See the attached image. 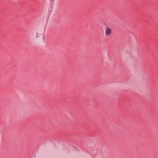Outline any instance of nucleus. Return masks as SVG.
Wrapping results in <instances>:
<instances>
[{
	"mask_svg": "<svg viewBox=\"0 0 158 158\" xmlns=\"http://www.w3.org/2000/svg\"><path fill=\"white\" fill-rule=\"evenodd\" d=\"M99 22L101 24L103 25L105 23L104 20L101 19L99 20Z\"/></svg>",
	"mask_w": 158,
	"mask_h": 158,
	"instance_id": "f257e3e1",
	"label": "nucleus"
},
{
	"mask_svg": "<svg viewBox=\"0 0 158 158\" xmlns=\"http://www.w3.org/2000/svg\"><path fill=\"white\" fill-rule=\"evenodd\" d=\"M103 25L104 26L106 30H111L110 27H108L106 23H105Z\"/></svg>",
	"mask_w": 158,
	"mask_h": 158,
	"instance_id": "f03ea898",
	"label": "nucleus"
},
{
	"mask_svg": "<svg viewBox=\"0 0 158 158\" xmlns=\"http://www.w3.org/2000/svg\"><path fill=\"white\" fill-rule=\"evenodd\" d=\"M111 30H106V34L107 35H108L111 33Z\"/></svg>",
	"mask_w": 158,
	"mask_h": 158,
	"instance_id": "7ed1b4c3",
	"label": "nucleus"
},
{
	"mask_svg": "<svg viewBox=\"0 0 158 158\" xmlns=\"http://www.w3.org/2000/svg\"><path fill=\"white\" fill-rule=\"evenodd\" d=\"M109 27H110L111 30V29H113L114 28V26H109Z\"/></svg>",
	"mask_w": 158,
	"mask_h": 158,
	"instance_id": "20e7f679",
	"label": "nucleus"
},
{
	"mask_svg": "<svg viewBox=\"0 0 158 158\" xmlns=\"http://www.w3.org/2000/svg\"><path fill=\"white\" fill-rule=\"evenodd\" d=\"M52 0V1H54V0Z\"/></svg>",
	"mask_w": 158,
	"mask_h": 158,
	"instance_id": "39448f33",
	"label": "nucleus"
}]
</instances>
